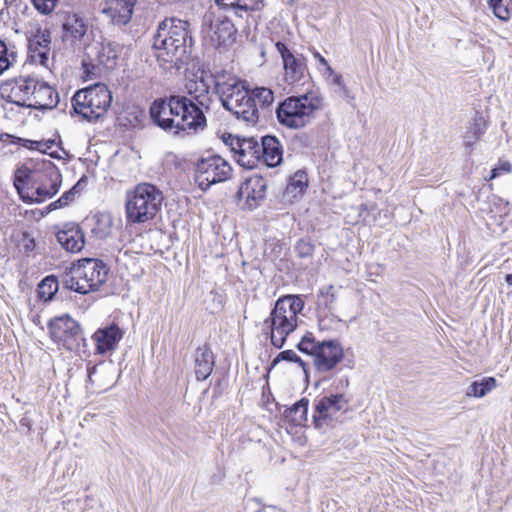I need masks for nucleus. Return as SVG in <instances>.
I'll return each mask as SVG.
<instances>
[{
  "instance_id": "nucleus-41",
  "label": "nucleus",
  "mask_w": 512,
  "mask_h": 512,
  "mask_svg": "<svg viewBox=\"0 0 512 512\" xmlns=\"http://www.w3.org/2000/svg\"><path fill=\"white\" fill-rule=\"evenodd\" d=\"M509 1L510 4H503V2H500L492 8L494 15L500 20L507 21L512 15V0Z\"/></svg>"
},
{
  "instance_id": "nucleus-38",
  "label": "nucleus",
  "mask_w": 512,
  "mask_h": 512,
  "mask_svg": "<svg viewBox=\"0 0 512 512\" xmlns=\"http://www.w3.org/2000/svg\"><path fill=\"white\" fill-rule=\"evenodd\" d=\"M250 95H253L257 106L260 107H268L274 101L273 91L266 87H257L250 91Z\"/></svg>"
},
{
  "instance_id": "nucleus-22",
  "label": "nucleus",
  "mask_w": 512,
  "mask_h": 512,
  "mask_svg": "<svg viewBox=\"0 0 512 512\" xmlns=\"http://www.w3.org/2000/svg\"><path fill=\"white\" fill-rule=\"evenodd\" d=\"M209 37L216 46H227L234 41L236 29L227 18H217L210 23Z\"/></svg>"
},
{
  "instance_id": "nucleus-48",
  "label": "nucleus",
  "mask_w": 512,
  "mask_h": 512,
  "mask_svg": "<svg viewBox=\"0 0 512 512\" xmlns=\"http://www.w3.org/2000/svg\"><path fill=\"white\" fill-rule=\"evenodd\" d=\"M96 369H97V367L95 365L87 368V371H88V381L90 383L93 382L92 376H93V374H95Z\"/></svg>"
},
{
  "instance_id": "nucleus-44",
  "label": "nucleus",
  "mask_w": 512,
  "mask_h": 512,
  "mask_svg": "<svg viewBox=\"0 0 512 512\" xmlns=\"http://www.w3.org/2000/svg\"><path fill=\"white\" fill-rule=\"evenodd\" d=\"M280 360H286V361H290V362L299 363L303 367V369L305 370V363L301 360V358L293 350L282 351L273 360L272 364L276 365Z\"/></svg>"
},
{
  "instance_id": "nucleus-36",
  "label": "nucleus",
  "mask_w": 512,
  "mask_h": 512,
  "mask_svg": "<svg viewBox=\"0 0 512 512\" xmlns=\"http://www.w3.org/2000/svg\"><path fill=\"white\" fill-rule=\"evenodd\" d=\"M58 290V281L54 276L45 277L38 285V296L44 301L52 299Z\"/></svg>"
},
{
  "instance_id": "nucleus-12",
  "label": "nucleus",
  "mask_w": 512,
  "mask_h": 512,
  "mask_svg": "<svg viewBox=\"0 0 512 512\" xmlns=\"http://www.w3.org/2000/svg\"><path fill=\"white\" fill-rule=\"evenodd\" d=\"M349 406V399L344 394H329L315 403L313 421L316 428L332 425L343 415Z\"/></svg>"
},
{
  "instance_id": "nucleus-8",
  "label": "nucleus",
  "mask_w": 512,
  "mask_h": 512,
  "mask_svg": "<svg viewBox=\"0 0 512 512\" xmlns=\"http://www.w3.org/2000/svg\"><path fill=\"white\" fill-rule=\"evenodd\" d=\"M162 192L148 183L138 184L126 195V216L131 223H144L152 220L161 208Z\"/></svg>"
},
{
  "instance_id": "nucleus-19",
  "label": "nucleus",
  "mask_w": 512,
  "mask_h": 512,
  "mask_svg": "<svg viewBox=\"0 0 512 512\" xmlns=\"http://www.w3.org/2000/svg\"><path fill=\"white\" fill-rule=\"evenodd\" d=\"M50 43L51 38L48 31H38L33 35L28 43L31 61L47 68L49 65Z\"/></svg>"
},
{
  "instance_id": "nucleus-45",
  "label": "nucleus",
  "mask_w": 512,
  "mask_h": 512,
  "mask_svg": "<svg viewBox=\"0 0 512 512\" xmlns=\"http://www.w3.org/2000/svg\"><path fill=\"white\" fill-rule=\"evenodd\" d=\"M512 166L508 161L500 160L499 163L491 170L490 180L495 179L503 174H509Z\"/></svg>"
},
{
  "instance_id": "nucleus-13",
  "label": "nucleus",
  "mask_w": 512,
  "mask_h": 512,
  "mask_svg": "<svg viewBox=\"0 0 512 512\" xmlns=\"http://www.w3.org/2000/svg\"><path fill=\"white\" fill-rule=\"evenodd\" d=\"M267 181L260 175L254 174L247 178L238 191L239 203L244 208L253 210L265 199Z\"/></svg>"
},
{
  "instance_id": "nucleus-42",
  "label": "nucleus",
  "mask_w": 512,
  "mask_h": 512,
  "mask_svg": "<svg viewBox=\"0 0 512 512\" xmlns=\"http://www.w3.org/2000/svg\"><path fill=\"white\" fill-rule=\"evenodd\" d=\"M296 252L301 258L310 257L314 252V245L308 239H301L296 245Z\"/></svg>"
},
{
  "instance_id": "nucleus-47",
  "label": "nucleus",
  "mask_w": 512,
  "mask_h": 512,
  "mask_svg": "<svg viewBox=\"0 0 512 512\" xmlns=\"http://www.w3.org/2000/svg\"><path fill=\"white\" fill-rule=\"evenodd\" d=\"M314 58L318 60V62L325 67L326 72L331 66L328 64L327 60L317 51L313 53Z\"/></svg>"
},
{
  "instance_id": "nucleus-3",
  "label": "nucleus",
  "mask_w": 512,
  "mask_h": 512,
  "mask_svg": "<svg viewBox=\"0 0 512 512\" xmlns=\"http://www.w3.org/2000/svg\"><path fill=\"white\" fill-rule=\"evenodd\" d=\"M188 23L170 18L163 20L154 36L153 47L157 50V59L179 68L188 58Z\"/></svg>"
},
{
  "instance_id": "nucleus-4",
  "label": "nucleus",
  "mask_w": 512,
  "mask_h": 512,
  "mask_svg": "<svg viewBox=\"0 0 512 512\" xmlns=\"http://www.w3.org/2000/svg\"><path fill=\"white\" fill-rule=\"evenodd\" d=\"M304 308V301L298 295L280 297L270 315L263 322V331L270 335L271 343L281 348L287 336L298 326V314Z\"/></svg>"
},
{
  "instance_id": "nucleus-7",
  "label": "nucleus",
  "mask_w": 512,
  "mask_h": 512,
  "mask_svg": "<svg viewBox=\"0 0 512 512\" xmlns=\"http://www.w3.org/2000/svg\"><path fill=\"white\" fill-rule=\"evenodd\" d=\"M322 107L323 98L319 95L308 93L291 96L279 104L276 116L281 125L290 129H301L310 123Z\"/></svg>"
},
{
  "instance_id": "nucleus-16",
  "label": "nucleus",
  "mask_w": 512,
  "mask_h": 512,
  "mask_svg": "<svg viewBox=\"0 0 512 512\" xmlns=\"http://www.w3.org/2000/svg\"><path fill=\"white\" fill-rule=\"evenodd\" d=\"M232 150L237 154L239 165L247 169L256 167L261 159L260 144L254 138L237 139Z\"/></svg>"
},
{
  "instance_id": "nucleus-32",
  "label": "nucleus",
  "mask_w": 512,
  "mask_h": 512,
  "mask_svg": "<svg viewBox=\"0 0 512 512\" xmlns=\"http://www.w3.org/2000/svg\"><path fill=\"white\" fill-rule=\"evenodd\" d=\"M336 299H337V295H336V291H335V288L333 285H329L320 290L319 295H318L317 304L319 307L318 317H319V326L321 327V329L326 328L325 323H324L325 319L322 317V314L324 313V311L321 309V307L323 306L324 309L330 310L332 305L335 303Z\"/></svg>"
},
{
  "instance_id": "nucleus-31",
  "label": "nucleus",
  "mask_w": 512,
  "mask_h": 512,
  "mask_svg": "<svg viewBox=\"0 0 512 512\" xmlns=\"http://www.w3.org/2000/svg\"><path fill=\"white\" fill-rule=\"evenodd\" d=\"M496 386L497 382L494 377H483L480 380L472 382L468 386L466 396L482 398L495 389Z\"/></svg>"
},
{
  "instance_id": "nucleus-18",
  "label": "nucleus",
  "mask_w": 512,
  "mask_h": 512,
  "mask_svg": "<svg viewBox=\"0 0 512 512\" xmlns=\"http://www.w3.org/2000/svg\"><path fill=\"white\" fill-rule=\"evenodd\" d=\"M38 80L31 77H19L7 85L9 87L8 98L12 103L28 107L29 101L36 89Z\"/></svg>"
},
{
  "instance_id": "nucleus-17",
  "label": "nucleus",
  "mask_w": 512,
  "mask_h": 512,
  "mask_svg": "<svg viewBox=\"0 0 512 512\" xmlns=\"http://www.w3.org/2000/svg\"><path fill=\"white\" fill-rule=\"evenodd\" d=\"M79 332L78 323L68 315L57 317L49 322V333L57 343L66 345Z\"/></svg>"
},
{
  "instance_id": "nucleus-26",
  "label": "nucleus",
  "mask_w": 512,
  "mask_h": 512,
  "mask_svg": "<svg viewBox=\"0 0 512 512\" xmlns=\"http://www.w3.org/2000/svg\"><path fill=\"white\" fill-rule=\"evenodd\" d=\"M88 28V22L77 13H69L63 23L65 36L75 40L83 38Z\"/></svg>"
},
{
  "instance_id": "nucleus-28",
  "label": "nucleus",
  "mask_w": 512,
  "mask_h": 512,
  "mask_svg": "<svg viewBox=\"0 0 512 512\" xmlns=\"http://www.w3.org/2000/svg\"><path fill=\"white\" fill-rule=\"evenodd\" d=\"M308 405V399H300L299 401L294 403L290 408H287L285 410V418H287L294 425H304L308 419Z\"/></svg>"
},
{
  "instance_id": "nucleus-39",
  "label": "nucleus",
  "mask_w": 512,
  "mask_h": 512,
  "mask_svg": "<svg viewBox=\"0 0 512 512\" xmlns=\"http://www.w3.org/2000/svg\"><path fill=\"white\" fill-rule=\"evenodd\" d=\"M486 129L485 120L479 116L474 119V123L470 129V133L473 135V140H467L465 146L469 149L473 147L476 141L484 134Z\"/></svg>"
},
{
  "instance_id": "nucleus-14",
  "label": "nucleus",
  "mask_w": 512,
  "mask_h": 512,
  "mask_svg": "<svg viewBox=\"0 0 512 512\" xmlns=\"http://www.w3.org/2000/svg\"><path fill=\"white\" fill-rule=\"evenodd\" d=\"M275 46L283 61L285 80L289 84L299 83L307 74L306 59L293 54L282 42H277Z\"/></svg>"
},
{
  "instance_id": "nucleus-25",
  "label": "nucleus",
  "mask_w": 512,
  "mask_h": 512,
  "mask_svg": "<svg viewBox=\"0 0 512 512\" xmlns=\"http://www.w3.org/2000/svg\"><path fill=\"white\" fill-rule=\"evenodd\" d=\"M195 375L197 380H206L214 367V355L208 346L199 347L194 355Z\"/></svg>"
},
{
  "instance_id": "nucleus-51",
  "label": "nucleus",
  "mask_w": 512,
  "mask_h": 512,
  "mask_svg": "<svg viewBox=\"0 0 512 512\" xmlns=\"http://www.w3.org/2000/svg\"><path fill=\"white\" fill-rule=\"evenodd\" d=\"M467 140H473V135L470 133V131H469V132L466 134V136H465V142H466Z\"/></svg>"
},
{
  "instance_id": "nucleus-6",
  "label": "nucleus",
  "mask_w": 512,
  "mask_h": 512,
  "mask_svg": "<svg viewBox=\"0 0 512 512\" xmlns=\"http://www.w3.org/2000/svg\"><path fill=\"white\" fill-rule=\"evenodd\" d=\"M108 272L102 260L84 258L66 271L63 284L77 293L88 294L97 291L107 281Z\"/></svg>"
},
{
  "instance_id": "nucleus-27",
  "label": "nucleus",
  "mask_w": 512,
  "mask_h": 512,
  "mask_svg": "<svg viewBox=\"0 0 512 512\" xmlns=\"http://www.w3.org/2000/svg\"><path fill=\"white\" fill-rule=\"evenodd\" d=\"M96 60L99 65H102L106 69H113L116 66L118 58L117 45L107 42L98 43L95 46Z\"/></svg>"
},
{
  "instance_id": "nucleus-34",
  "label": "nucleus",
  "mask_w": 512,
  "mask_h": 512,
  "mask_svg": "<svg viewBox=\"0 0 512 512\" xmlns=\"http://www.w3.org/2000/svg\"><path fill=\"white\" fill-rule=\"evenodd\" d=\"M12 142L19 144L22 147L28 148L30 150H36L42 154H48L51 157H58L57 155H55L54 152L50 151L51 148L55 145L54 140L35 141V140H29V139L15 137V140Z\"/></svg>"
},
{
  "instance_id": "nucleus-2",
  "label": "nucleus",
  "mask_w": 512,
  "mask_h": 512,
  "mask_svg": "<svg viewBox=\"0 0 512 512\" xmlns=\"http://www.w3.org/2000/svg\"><path fill=\"white\" fill-rule=\"evenodd\" d=\"M62 175L48 159L25 163L14 173V186L26 203H43L55 196L61 187Z\"/></svg>"
},
{
  "instance_id": "nucleus-1",
  "label": "nucleus",
  "mask_w": 512,
  "mask_h": 512,
  "mask_svg": "<svg viewBox=\"0 0 512 512\" xmlns=\"http://www.w3.org/2000/svg\"><path fill=\"white\" fill-rule=\"evenodd\" d=\"M187 89L194 100L183 95H171L167 99H156L151 104V119L161 129L178 135L182 132L197 131L206 126L202 107H208V85L200 79L191 81Z\"/></svg>"
},
{
  "instance_id": "nucleus-5",
  "label": "nucleus",
  "mask_w": 512,
  "mask_h": 512,
  "mask_svg": "<svg viewBox=\"0 0 512 512\" xmlns=\"http://www.w3.org/2000/svg\"><path fill=\"white\" fill-rule=\"evenodd\" d=\"M216 91L225 109L232 112L238 119L248 123H256L259 114L253 95L241 82L234 78L221 81L215 80Z\"/></svg>"
},
{
  "instance_id": "nucleus-15",
  "label": "nucleus",
  "mask_w": 512,
  "mask_h": 512,
  "mask_svg": "<svg viewBox=\"0 0 512 512\" xmlns=\"http://www.w3.org/2000/svg\"><path fill=\"white\" fill-rule=\"evenodd\" d=\"M137 0H104L101 12L114 26H126L132 19Z\"/></svg>"
},
{
  "instance_id": "nucleus-30",
  "label": "nucleus",
  "mask_w": 512,
  "mask_h": 512,
  "mask_svg": "<svg viewBox=\"0 0 512 512\" xmlns=\"http://www.w3.org/2000/svg\"><path fill=\"white\" fill-rule=\"evenodd\" d=\"M91 233L98 239H106L112 232V218L109 214L100 213L92 218Z\"/></svg>"
},
{
  "instance_id": "nucleus-40",
  "label": "nucleus",
  "mask_w": 512,
  "mask_h": 512,
  "mask_svg": "<svg viewBox=\"0 0 512 512\" xmlns=\"http://www.w3.org/2000/svg\"><path fill=\"white\" fill-rule=\"evenodd\" d=\"M218 5L223 7L235 8L242 11L254 10L256 2L254 0H215Z\"/></svg>"
},
{
  "instance_id": "nucleus-10",
  "label": "nucleus",
  "mask_w": 512,
  "mask_h": 512,
  "mask_svg": "<svg viewBox=\"0 0 512 512\" xmlns=\"http://www.w3.org/2000/svg\"><path fill=\"white\" fill-rule=\"evenodd\" d=\"M297 348L310 355L316 370L322 373L333 370L344 358V350L338 340L317 341L311 333L302 337Z\"/></svg>"
},
{
  "instance_id": "nucleus-23",
  "label": "nucleus",
  "mask_w": 512,
  "mask_h": 512,
  "mask_svg": "<svg viewBox=\"0 0 512 512\" xmlns=\"http://www.w3.org/2000/svg\"><path fill=\"white\" fill-rule=\"evenodd\" d=\"M58 243L68 252L78 253L85 245V237L77 225H67L56 234Z\"/></svg>"
},
{
  "instance_id": "nucleus-35",
  "label": "nucleus",
  "mask_w": 512,
  "mask_h": 512,
  "mask_svg": "<svg viewBox=\"0 0 512 512\" xmlns=\"http://www.w3.org/2000/svg\"><path fill=\"white\" fill-rule=\"evenodd\" d=\"M17 61L15 46L7 45L0 39V75L12 67Z\"/></svg>"
},
{
  "instance_id": "nucleus-50",
  "label": "nucleus",
  "mask_w": 512,
  "mask_h": 512,
  "mask_svg": "<svg viewBox=\"0 0 512 512\" xmlns=\"http://www.w3.org/2000/svg\"><path fill=\"white\" fill-rule=\"evenodd\" d=\"M505 281L507 282L508 285L512 286V273L511 274H507L505 276Z\"/></svg>"
},
{
  "instance_id": "nucleus-11",
  "label": "nucleus",
  "mask_w": 512,
  "mask_h": 512,
  "mask_svg": "<svg viewBox=\"0 0 512 512\" xmlns=\"http://www.w3.org/2000/svg\"><path fill=\"white\" fill-rule=\"evenodd\" d=\"M232 166L219 155H210L200 159L196 166L195 178L202 190L212 184L227 181L232 176Z\"/></svg>"
},
{
  "instance_id": "nucleus-21",
  "label": "nucleus",
  "mask_w": 512,
  "mask_h": 512,
  "mask_svg": "<svg viewBox=\"0 0 512 512\" xmlns=\"http://www.w3.org/2000/svg\"><path fill=\"white\" fill-rule=\"evenodd\" d=\"M59 103L58 92L45 82L38 81L27 108L50 110Z\"/></svg>"
},
{
  "instance_id": "nucleus-43",
  "label": "nucleus",
  "mask_w": 512,
  "mask_h": 512,
  "mask_svg": "<svg viewBox=\"0 0 512 512\" xmlns=\"http://www.w3.org/2000/svg\"><path fill=\"white\" fill-rule=\"evenodd\" d=\"M35 9L42 14L51 13L58 3V0H31Z\"/></svg>"
},
{
  "instance_id": "nucleus-29",
  "label": "nucleus",
  "mask_w": 512,
  "mask_h": 512,
  "mask_svg": "<svg viewBox=\"0 0 512 512\" xmlns=\"http://www.w3.org/2000/svg\"><path fill=\"white\" fill-rule=\"evenodd\" d=\"M308 187L307 174L303 171H297L290 177L285 189V196L290 200L301 196Z\"/></svg>"
},
{
  "instance_id": "nucleus-49",
  "label": "nucleus",
  "mask_w": 512,
  "mask_h": 512,
  "mask_svg": "<svg viewBox=\"0 0 512 512\" xmlns=\"http://www.w3.org/2000/svg\"><path fill=\"white\" fill-rule=\"evenodd\" d=\"M487 2L491 8H494L497 4L503 2V0H487Z\"/></svg>"
},
{
  "instance_id": "nucleus-20",
  "label": "nucleus",
  "mask_w": 512,
  "mask_h": 512,
  "mask_svg": "<svg viewBox=\"0 0 512 512\" xmlns=\"http://www.w3.org/2000/svg\"><path fill=\"white\" fill-rule=\"evenodd\" d=\"M123 335L124 332L116 324L99 328L92 336L97 353L105 354L113 351Z\"/></svg>"
},
{
  "instance_id": "nucleus-37",
  "label": "nucleus",
  "mask_w": 512,
  "mask_h": 512,
  "mask_svg": "<svg viewBox=\"0 0 512 512\" xmlns=\"http://www.w3.org/2000/svg\"><path fill=\"white\" fill-rule=\"evenodd\" d=\"M80 185L81 180L78 181L70 190L64 192L59 199L50 203L47 207L48 210L53 211L68 206L74 201L76 194L79 193Z\"/></svg>"
},
{
  "instance_id": "nucleus-24",
  "label": "nucleus",
  "mask_w": 512,
  "mask_h": 512,
  "mask_svg": "<svg viewBox=\"0 0 512 512\" xmlns=\"http://www.w3.org/2000/svg\"><path fill=\"white\" fill-rule=\"evenodd\" d=\"M260 148L261 158L267 166L276 167L282 162V145L276 137L270 135L264 136Z\"/></svg>"
},
{
  "instance_id": "nucleus-46",
  "label": "nucleus",
  "mask_w": 512,
  "mask_h": 512,
  "mask_svg": "<svg viewBox=\"0 0 512 512\" xmlns=\"http://www.w3.org/2000/svg\"><path fill=\"white\" fill-rule=\"evenodd\" d=\"M493 204L499 209L500 217L507 215L509 212V203L504 202L502 199L494 198Z\"/></svg>"
},
{
  "instance_id": "nucleus-33",
  "label": "nucleus",
  "mask_w": 512,
  "mask_h": 512,
  "mask_svg": "<svg viewBox=\"0 0 512 512\" xmlns=\"http://www.w3.org/2000/svg\"><path fill=\"white\" fill-rule=\"evenodd\" d=\"M326 81L330 86L333 87V91L345 99L349 101L354 100V96L351 94V91L345 85L342 76L336 73L332 68L328 69V72L325 73Z\"/></svg>"
},
{
  "instance_id": "nucleus-9",
  "label": "nucleus",
  "mask_w": 512,
  "mask_h": 512,
  "mask_svg": "<svg viewBox=\"0 0 512 512\" xmlns=\"http://www.w3.org/2000/svg\"><path fill=\"white\" fill-rule=\"evenodd\" d=\"M112 94L103 83L77 91L72 98L74 112L88 121H95L106 114Z\"/></svg>"
}]
</instances>
